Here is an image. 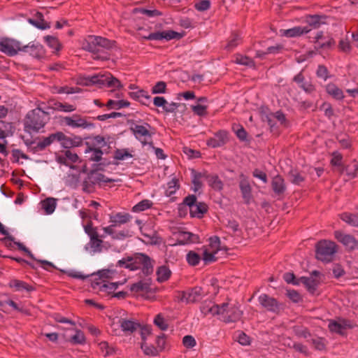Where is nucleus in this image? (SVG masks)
<instances>
[{
    "instance_id": "nucleus-1",
    "label": "nucleus",
    "mask_w": 358,
    "mask_h": 358,
    "mask_svg": "<svg viewBox=\"0 0 358 358\" xmlns=\"http://www.w3.org/2000/svg\"><path fill=\"white\" fill-rule=\"evenodd\" d=\"M201 311L205 315L217 316V318L225 322H236L241 320L243 311L238 303L228 300L220 305L213 301H205L201 306Z\"/></svg>"
},
{
    "instance_id": "nucleus-2",
    "label": "nucleus",
    "mask_w": 358,
    "mask_h": 358,
    "mask_svg": "<svg viewBox=\"0 0 358 358\" xmlns=\"http://www.w3.org/2000/svg\"><path fill=\"white\" fill-rule=\"evenodd\" d=\"M119 271L116 268H107L99 271L94 275L92 287L94 290L112 294L118 287L127 282L126 278L117 282H110L118 278Z\"/></svg>"
},
{
    "instance_id": "nucleus-3",
    "label": "nucleus",
    "mask_w": 358,
    "mask_h": 358,
    "mask_svg": "<svg viewBox=\"0 0 358 358\" xmlns=\"http://www.w3.org/2000/svg\"><path fill=\"white\" fill-rule=\"evenodd\" d=\"M130 218V215L126 213H118L115 215H110L109 216L110 225L103 227L104 234L101 236L105 238L106 235L110 236L113 239L123 240L126 238L131 237L132 232L129 229H124L122 230L117 231L115 229L116 227L127 223Z\"/></svg>"
},
{
    "instance_id": "nucleus-4",
    "label": "nucleus",
    "mask_w": 358,
    "mask_h": 358,
    "mask_svg": "<svg viewBox=\"0 0 358 358\" xmlns=\"http://www.w3.org/2000/svg\"><path fill=\"white\" fill-rule=\"evenodd\" d=\"M77 84L83 86L98 85L99 87H107L114 90L123 87L121 82L110 73L95 74L93 76H80L77 78Z\"/></svg>"
},
{
    "instance_id": "nucleus-5",
    "label": "nucleus",
    "mask_w": 358,
    "mask_h": 358,
    "mask_svg": "<svg viewBox=\"0 0 358 358\" xmlns=\"http://www.w3.org/2000/svg\"><path fill=\"white\" fill-rule=\"evenodd\" d=\"M117 265L129 271L141 269L145 274L152 271L150 258L143 253H137L133 257L123 258L117 262Z\"/></svg>"
},
{
    "instance_id": "nucleus-6",
    "label": "nucleus",
    "mask_w": 358,
    "mask_h": 358,
    "mask_svg": "<svg viewBox=\"0 0 358 358\" xmlns=\"http://www.w3.org/2000/svg\"><path fill=\"white\" fill-rule=\"evenodd\" d=\"M48 113L41 108H35L29 112L24 121L25 131L29 133L38 132L44 127L48 121Z\"/></svg>"
},
{
    "instance_id": "nucleus-7",
    "label": "nucleus",
    "mask_w": 358,
    "mask_h": 358,
    "mask_svg": "<svg viewBox=\"0 0 358 358\" xmlns=\"http://www.w3.org/2000/svg\"><path fill=\"white\" fill-rule=\"evenodd\" d=\"M225 254V250L220 245V238L213 236L209 238V244L202 250V259L208 264L216 261Z\"/></svg>"
},
{
    "instance_id": "nucleus-8",
    "label": "nucleus",
    "mask_w": 358,
    "mask_h": 358,
    "mask_svg": "<svg viewBox=\"0 0 358 358\" xmlns=\"http://www.w3.org/2000/svg\"><path fill=\"white\" fill-rule=\"evenodd\" d=\"M336 251L337 245L331 241L322 240L316 245V257L322 262H331Z\"/></svg>"
},
{
    "instance_id": "nucleus-9",
    "label": "nucleus",
    "mask_w": 358,
    "mask_h": 358,
    "mask_svg": "<svg viewBox=\"0 0 358 358\" xmlns=\"http://www.w3.org/2000/svg\"><path fill=\"white\" fill-rule=\"evenodd\" d=\"M85 231L90 237L89 243L85 245L86 250L91 255L102 252L103 241L99 238L96 229L91 223L85 226Z\"/></svg>"
},
{
    "instance_id": "nucleus-10",
    "label": "nucleus",
    "mask_w": 358,
    "mask_h": 358,
    "mask_svg": "<svg viewBox=\"0 0 358 358\" xmlns=\"http://www.w3.org/2000/svg\"><path fill=\"white\" fill-rule=\"evenodd\" d=\"M184 203L189 207L191 217L201 218L207 212V206L202 202H196L194 195H189L185 198Z\"/></svg>"
},
{
    "instance_id": "nucleus-11",
    "label": "nucleus",
    "mask_w": 358,
    "mask_h": 358,
    "mask_svg": "<svg viewBox=\"0 0 358 358\" xmlns=\"http://www.w3.org/2000/svg\"><path fill=\"white\" fill-rule=\"evenodd\" d=\"M110 46L109 40L96 36H88L83 43V48L90 52L98 51L99 47L108 48Z\"/></svg>"
},
{
    "instance_id": "nucleus-12",
    "label": "nucleus",
    "mask_w": 358,
    "mask_h": 358,
    "mask_svg": "<svg viewBox=\"0 0 358 358\" xmlns=\"http://www.w3.org/2000/svg\"><path fill=\"white\" fill-rule=\"evenodd\" d=\"M23 50L20 41L10 38H0V51L8 56L13 57Z\"/></svg>"
},
{
    "instance_id": "nucleus-13",
    "label": "nucleus",
    "mask_w": 358,
    "mask_h": 358,
    "mask_svg": "<svg viewBox=\"0 0 358 358\" xmlns=\"http://www.w3.org/2000/svg\"><path fill=\"white\" fill-rule=\"evenodd\" d=\"M204 295L205 292L201 287H195L191 289L182 292L179 297L181 301L189 303L199 301Z\"/></svg>"
},
{
    "instance_id": "nucleus-14",
    "label": "nucleus",
    "mask_w": 358,
    "mask_h": 358,
    "mask_svg": "<svg viewBox=\"0 0 358 358\" xmlns=\"http://www.w3.org/2000/svg\"><path fill=\"white\" fill-rule=\"evenodd\" d=\"M321 281V273L319 271H313L309 277H301L300 284H303L308 292L314 293Z\"/></svg>"
},
{
    "instance_id": "nucleus-15",
    "label": "nucleus",
    "mask_w": 358,
    "mask_h": 358,
    "mask_svg": "<svg viewBox=\"0 0 358 358\" xmlns=\"http://www.w3.org/2000/svg\"><path fill=\"white\" fill-rule=\"evenodd\" d=\"M136 222L139 226L141 234L145 238L143 240L144 242L151 245H157L159 243V238L153 229H150L148 225H142V222L141 220H137Z\"/></svg>"
},
{
    "instance_id": "nucleus-16",
    "label": "nucleus",
    "mask_w": 358,
    "mask_h": 358,
    "mask_svg": "<svg viewBox=\"0 0 358 358\" xmlns=\"http://www.w3.org/2000/svg\"><path fill=\"white\" fill-rule=\"evenodd\" d=\"M132 130L136 138L143 145L152 146L151 135L146 126L136 125Z\"/></svg>"
},
{
    "instance_id": "nucleus-17",
    "label": "nucleus",
    "mask_w": 358,
    "mask_h": 358,
    "mask_svg": "<svg viewBox=\"0 0 358 358\" xmlns=\"http://www.w3.org/2000/svg\"><path fill=\"white\" fill-rule=\"evenodd\" d=\"M181 37L182 35L180 33L172 30H168L151 33L146 36L145 38L151 41H161L163 39L170 41L175 38H180Z\"/></svg>"
},
{
    "instance_id": "nucleus-18",
    "label": "nucleus",
    "mask_w": 358,
    "mask_h": 358,
    "mask_svg": "<svg viewBox=\"0 0 358 358\" xmlns=\"http://www.w3.org/2000/svg\"><path fill=\"white\" fill-rule=\"evenodd\" d=\"M335 238L341 243L347 249L353 250L357 246V241L351 235L344 234L341 231H336Z\"/></svg>"
},
{
    "instance_id": "nucleus-19",
    "label": "nucleus",
    "mask_w": 358,
    "mask_h": 358,
    "mask_svg": "<svg viewBox=\"0 0 358 358\" xmlns=\"http://www.w3.org/2000/svg\"><path fill=\"white\" fill-rule=\"evenodd\" d=\"M258 301L261 306L268 311L277 313L280 309L278 301L265 294H261Z\"/></svg>"
},
{
    "instance_id": "nucleus-20",
    "label": "nucleus",
    "mask_w": 358,
    "mask_h": 358,
    "mask_svg": "<svg viewBox=\"0 0 358 358\" xmlns=\"http://www.w3.org/2000/svg\"><path fill=\"white\" fill-rule=\"evenodd\" d=\"M64 123L72 128L86 129L92 126L87 120L79 115H74L71 117H65L64 118Z\"/></svg>"
},
{
    "instance_id": "nucleus-21",
    "label": "nucleus",
    "mask_w": 358,
    "mask_h": 358,
    "mask_svg": "<svg viewBox=\"0 0 358 358\" xmlns=\"http://www.w3.org/2000/svg\"><path fill=\"white\" fill-rule=\"evenodd\" d=\"M55 137L56 141L59 142L62 146L65 148L78 146L81 141L80 138H75L74 139H72L61 131L56 132Z\"/></svg>"
},
{
    "instance_id": "nucleus-22",
    "label": "nucleus",
    "mask_w": 358,
    "mask_h": 358,
    "mask_svg": "<svg viewBox=\"0 0 358 358\" xmlns=\"http://www.w3.org/2000/svg\"><path fill=\"white\" fill-rule=\"evenodd\" d=\"M228 140V133L226 131H220L217 132L214 137L207 141V145L212 148H217L223 145Z\"/></svg>"
},
{
    "instance_id": "nucleus-23",
    "label": "nucleus",
    "mask_w": 358,
    "mask_h": 358,
    "mask_svg": "<svg viewBox=\"0 0 358 358\" xmlns=\"http://www.w3.org/2000/svg\"><path fill=\"white\" fill-rule=\"evenodd\" d=\"M280 31L282 36L288 38H292L308 34L309 31H310V28L308 27L298 26L291 29H281Z\"/></svg>"
},
{
    "instance_id": "nucleus-24",
    "label": "nucleus",
    "mask_w": 358,
    "mask_h": 358,
    "mask_svg": "<svg viewBox=\"0 0 358 358\" xmlns=\"http://www.w3.org/2000/svg\"><path fill=\"white\" fill-rule=\"evenodd\" d=\"M199 241V237L188 231H179L177 235V242L179 245L194 243Z\"/></svg>"
},
{
    "instance_id": "nucleus-25",
    "label": "nucleus",
    "mask_w": 358,
    "mask_h": 358,
    "mask_svg": "<svg viewBox=\"0 0 358 358\" xmlns=\"http://www.w3.org/2000/svg\"><path fill=\"white\" fill-rule=\"evenodd\" d=\"M30 54L33 57L41 59L45 55V50L42 45L38 43H32L23 48V50Z\"/></svg>"
},
{
    "instance_id": "nucleus-26",
    "label": "nucleus",
    "mask_w": 358,
    "mask_h": 358,
    "mask_svg": "<svg viewBox=\"0 0 358 358\" xmlns=\"http://www.w3.org/2000/svg\"><path fill=\"white\" fill-rule=\"evenodd\" d=\"M241 177V179L239 183L240 189L243 199L248 203L252 199V189L248 179L243 175Z\"/></svg>"
},
{
    "instance_id": "nucleus-27",
    "label": "nucleus",
    "mask_w": 358,
    "mask_h": 358,
    "mask_svg": "<svg viewBox=\"0 0 358 358\" xmlns=\"http://www.w3.org/2000/svg\"><path fill=\"white\" fill-rule=\"evenodd\" d=\"M129 96L134 100L141 102L143 105H148L151 96L143 90H137L136 91L129 93Z\"/></svg>"
},
{
    "instance_id": "nucleus-28",
    "label": "nucleus",
    "mask_w": 358,
    "mask_h": 358,
    "mask_svg": "<svg viewBox=\"0 0 358 358\" xmlns=\"http://www.w3.org/2000/svg\"><path fill=\"white\" fill-rule=\"evenodd\" d=\"M28 22L36 28L45 30L50 27V23L45 21L41 13L38 12L34 18H29Z\"/></svg>"
},
{
    "instance_id": "nucleus-29",
    "label": "nucleus",
    "mask_w": 358,
    "mask_h": 358,
    "mask_svg": "<svg viewBox=\"0 0 358 358\" xmlns=\"http://www.w3.org/2000/svg\"><path fill=\"white\" fill-rule=\"evenodd\" d=\"M322 32L318 31L317 32L315 38V48L318 49H329L334 46L335 41L333 38H329L326 41H321L322 38Z\"/></svg>"
},
{
    "instance_id": "nucleus-30",
    "label": "nucleus",
    "mask_w": 358,
    "mask_h": 358,
    "mask_svg": "<svg viewBox=\"0 0 358 358\" xmlns=\"http://www.w3.org/2000/svg\"><path fill=\"white\" fill-rule=\"evenodd\" d=\"M330 331L339 334H343L349 324L345 320L330 321L328 324Z\"/></svg>"
},
{
    "instance_id": "nucleus-31",
    "label": "nucleus",
    "mask_w": 358,
    "mask_h": 358,
    "mask_svg": "<svg viewBox=\"0 0 358 358\" xmlns=\"http://www.w3.org/2000/svg\"><path fill=\"white\" fill-rule=\"evenodd\" d=\"M327 93L336 100H343L344 98L343 92L334 83H329L325 87Z\"/></svg>"
},
{
    "instance_id": "nucleus-32",
    "label": "nucleus",
    "mask_w": 358,
    "mask_h": 358,
    "mask_svg": "<svg viewBox=\"0 0 358 358\" xmlns=\"http://www.w3.org/2000/svg\"><path fill=\"white\" fill-rule=\"evenodd\" d=\"M41 208L44 210L45 214L50 215L53 213L57 206V199L52 197H49L41 202Z\"/></svg>"
},
{
    "instance_id": "nucleus-33",
    "label": "nucleus",
    "mask_w": 358,
    "mask_h": 358,
    "mask_svg": "<svg viewBox=\"0 0 358 358\" xmlns=\"http://www.w3.org/2000/svg\"><path fill=\"white\" fill-rule=\"evenodd\" d=\"M120 324L122 331L126 334L133 333L139 327L138 323L129 320H120Z\"/></svg>"
},
{
    "instance_id": "nucleus-34",
    "label": "nucleus",
    "mask_w": 358,
    "mask_h": 358,
    "mask_svg": "<svg viewBox=\"0 0 358 358\" xmlns=\"http://www.w3.org/2000/svg\"><path fill=\"white\" fill-rule=\"evenodd\" d=\"M271 185L273 190L277 194H282L286 189L285 181L283 178L279 176L273 178Z\"/></svg>"
},
{
    "instance_id": "nucleus-35",
    "label": "nucleus",
    "mask_w": 358,
    "mask_h": 358,
    "mask_svg": "<svg viewBox=\"0 0 358 358\" xmlns=\"http://www.w3.org/2000/svg\"><path fill=\"white\" fill-rule=\"evenodd\" d=\"M180 184L178 179L176 177L169 181L165 187L164 194L166 196H171L179 189Z\"/></svg>"
},
{
    "instance_id": "nucleus-36",
    "label": "nucleus",
    "mask_w": 358,
    "mask_h": 358,
    "mask_svg": "<svg viewBox=\"0 0 358 358\" xmlns=\"http://www.w3.org/2000/svg\"><path fill=\"white\" fill-rule=\"evenodd\" d=\"M157 280L159 282H164L169 279L171 275V271L166 266H161L158 267L157 271Z\"/></svg>"
},
{
    "instance_id": "nucleus-37",
    "label": "nucleus",
    "mask_w": 358,
    "mask_h": 358,
    "mask_svg": "<svg viewBox=\"0 0 358 358\" xmlns=\"http://www.w3.org/2000/svg\"><path fill=\"white\" fill-rule=\"evenodd\" d=\"M58 162L68 166L67 161L71 163H76L79 161V157L76 152L71 150H66L64 157H59L57 159Z\"/></svg>"
},
{
    "instance_id": "nucleus-38",
    "label": "nucleus",
    "mask_w": 358,
    "mask_h": 358,
    "mask_svg": "<svg viewBox=\"0 0 358 358\" xmlns=\"http://www.w3.org/2000/svg\"><path fill=\"white\" fill-rule=\"evenodd\" d=\"M14 127L11 123L0 120V139H3L10 135H12Z\"/></svg>"
},
{
    "instance_id": "nucleus-39",
    "label": "nucleus",
    "mask_w": 358,
    "mask_h": 358,
    "mask_svg": "<svg viewBox=\"0 0 358 358\" xmlns=\"http://www.w3.org/2000/svg\"><path fill=\"white\" fill-rule=\"evenodd\" d=\"M130 106V103L127 100L120 99L118 101H115L113 99H109L106 106L110 109L119 110L123 108H127Z\"/></svg>"
},
{
    "instance_id": "nucleus-40",
    "label": "nucleus",
    "mask_w": 358,
    "mask_h": 358,
    "mask_svg": "<svg viewBox=\"0 0 358 358\" xmlns=\"http://www.w3.org/2000/svg\"><path fill=\"white\" fill-rule=\"evenodd\" d=\"M202 259V250L200 252L189 251L186 256L187 263L191 266H196Z\"/></svg>"
},
{
    "instance_id": "nucleus-41",
    "label": "nucleus",
    "mask_w": 358,
    "mask_h": 358,
    "mask_svg": "<svg viewBox=\"0 0 358 358\" xmlns=\"http://www.w3.org/2000/svg\"><path fill=\"white\" fill-rule=\"evenodd\" d=\"M207 182L209 186L215 190H221L222 189V182L216 175H208L206 176Z\"/></svg>"
},
{
    "instance_id": "nucleus-42",
    "label": "nucleus",
    "mask_w": 358,
    "mask_h": 358,
    "mask_svg": "<svg viewBox=\"0 0 358 358\" xmlns=\"http://www.w3.org/2000/svg\"><path fill=\"white\" fill-rule=\"evenodd\" d=\"M340 217L347 224L353 227H358V215L350 213H343L340 215Z\"/></svg>"
},
{
    "instance_id": "nucleus-43",
    "label": "nucleus",
    "mask_w": 358,
    "mask_h": 358,
    "mask_svg": "<svg viewBox=\"0 0 358 358\" xmlns=\"http://www.w3.org/2000/svg\"><path fill=\"white\" fill-rule=\"evenodd\" d=\"M52 107L56 110L65 113L73 112L76 109V107L74 105L59 101L55 102Z\"/></svg>"
},
{
    "instance_id": "nucleus-44",
    "label": "nucleus",
    "mask_w": 358,
    "mask_h": 358,
    "mask_svg": "<svg viewBox=\"0 0 358 358\" xmlns=\"http://www.w3.org/2000/svg\"><path fill=\"white\" fill-rule=\"evenodd\" d=\"M150 282L146 280H140L130 286L129 289L133 292L147 291L149 289Z\"/></svg>"
},
{
    "instance_id": "nucleus-45",
    "label": "nucleus",
    "mask_w": 358,
    "mask_h": 358,
    "mask_svg": "<svg viewBox=\"0 0 358 358\" xmlns=\"http://www.w3.org/2000/svg\"><path fill=\"white\" fill-rule=\"evenodd\" d=\"M323 17L320 15H309L306 17V22L308 27L310 28H317L321 24L324 23L322 21Z\"/></svg>"
},
{
    "instance_id": "nucleus-46",
    "label": "nucleus",
    "mask_w": 358,
    "mask_h": 358,
    "mask_svg": "<svg viewBox=\"0 0 358 358\" xmlns=\"http://www.w3.org/2000/svg\"><path fill=\"white\" fill-rule=\"evenodd\" d=\"M205 174L198 173L194 171H192V189L194 192L199 191L202 187L201 178L205 177Z\"/></svg>"
},
{
    "instance_id": "nucleus-47",
    "label": "nucleus",
    "mask_w": 358,
    "mask_h": 358,
    "mask_svg": "<svg viewBox=\"0 0 358 358\" xmlns=\"http://www.w3.org/2000/svg\"><path fill=\"white\" fill-rule=\"evenodd\" d=\"M152 202L150 200L148 199H144L140 202H138L137 204L133 206L132 211L134 213H140L142 211H144L147 209H149L152 207Z\"/></svg>"
},
{
    "instance_id": "nucleus-48",
    "label": "nucleus",
    "mask_w": 358,
    "mask_h": 358,
    "mask_svg": "<svg viewBox=\"0 0 358 358\" xmlns=\"http://www.w3.org/2000/svg\"><path fill=\"white\" fill-rule=\"evenodd\" d=\"M45 41L48 45L52 49L53 52H57L61 49V44L58 39L54 36H47L44 37Z\"/></svg>"
},
{
    "instance_id": "nucleus-49",
    "label": "nucleus",
    "mask_w": 358,
    "mask_h": 358,
    "mask_svg": "<svg viewBox=\"0 0 358 358\" xmlns=\"http://www.w3.org/2000/svg\"><path fill=\"white\" fill-rule=\"evenodd\" d=\"M141 348L143 353L148 356L155 357L159 355V352L155 347L152 345H149L145 341H142L141 344Z\"/></svg>"
},
{
    "instance_id": "nucleus-50",
    "label": "nucleus",
    "mask_w": 358,
    "mask_h": 358,
    "mask_svg": "<svg viewBox=\"0 0 358 358\" xmlns=\"http://www.w3.org/2000/svg\"><path fill=\"white\" fill-rule=\"evenodd\" d=\"M85 153H90V159L93 162H98L101 161L103 155V152L99 148H88L85 150Z\"/></svg>"
},
{
    "instance_id": "nucleus-51",
    "label": "nucleus",
    "mask_w": 358,
    "mask_h": 358,
    "mask_svg": "<svg viewBox=\"0 0 358 358\" xmlns=\"http://www.w3.org/2000/svg\"><path fill=\"white\" fill-rule=\"evenodd\" d=\"M56 133L50 134L49 136L43 138L41 141L38 142L37 148L42 150L45 149L46 147L50 145L54 141H56Z\"/></svg>"
},
{
    "instance_id": "nucleus-52",
    "label": "nucleus",
    "mask_w": 358,
    "mask_h": 358,
    "mask_svg": "<svg viewBox=\"0 0 358 358\" xmlns=\"http://www.w3.org/2000/svg\"><path fill=\"white\" fill-rule=\"evenodd\" d=\"M342 171L345 173V174L350 178H355L358 172V163H351L350 164L348 165L344 169H343Z\"/></svg>"
},
{
    "instance_id": "nucleus-53",
    "label": "nucleus",
    "mask_w": 358,
    "mask_h": 358,
    "mask_svg": "<svg viewBox=\"0 0 358 358\" xmlns=\"http://www.w3.org/2000/svg\"><path fill=\"white\" fill-rule=\"evenodd\" d=\"M9 286L12 288H14L15 291H22V290H27L29 291L30 287L27 285L25 282L18 280H13L9 282Z\"/></svg>"
},
{
    "instance_id": "nucleus-54",
    "label": "nucleus",
    "mask_w": 358,
    "mask_h": 358,
    "mask_svg": "<svg viewBox=\"0 0 358 358\" xmlns=\"http://www.w3.org/2000/svg\"><path fill=\"white\" fill-rule=\"evenodd\" d=\"M235 62L238 64L247 66H252L254 65V62L251 58L239 54L236 55Z\"/></svg>"
},
{
    "instance_id": "nucleus-55",
    "label": "nucleus",
    "mask_w": 358,
    "mask_h": 358,
    "mask_svg": "<svg viewBox=\"0 0 358 358\" xmlns=\"http://www.w3.org/2000/svg\"><path fill=\"white\" fill-rule=\"evenodd\" d=\"M154 324L162 331H165L168 329L167 322L162 314H158L156 315L154 319Z\"/></svg>"
},
{
    "instance_id": "nucleus-56",
    "label": "nucleus",
    "mask_w": 358,
    "mask_h": 358,
    "mask_svg": "<svg viewBox=\"0 0 358 358\" xmlns=\"http://www.w3.org/2000/svg\"><path fill=\"white\" fill-rule=\"evenodd\" d=\"M70 341L73 344H83L85 342V336L83 331L76 330L75 335L71 337Z\"/></svg>"
},
{
    "instance_id": "nucleus-57",
    "label": "nucleus",
    "mask_w": 358,
    "mask_h": 358,
    "mask_svg": "<svg viewBox=\"0 0 358 358\" xmlns=\"http://www.w3.org/2000/svg\"><path fill=\"white\" fill-rule=\"evenodd\" d=\"M166 90V84L163 81L157 82L152 88V93L153 94H164Z\"/></svg>"
},
{
    "instance_id": "nucleus-58",
    "label": "nucleus",
    "mask_w": 358,
    "mask_h": 358,
    "mask_svg": "<svg viewBox=\"0 0 358 358\" xmlns=\"http://www.w3.org/2000/svg\"><path fill=\"white\" fill-rule=\"evenodd\" d=\"M208 106L203 104L192 106V110L198 116H204L207 114Z\"/></svg>"
},
{
    "instance_id": "nucleus-59",
    "label": "nucleus",
    "mask_w": 358,
    "mask_h": 358,
    "mask_svg": "<svg viewBox=\"0 0 358 358\" xmlns=\"http://www.w3.org/2000/svg\"><path fill=\"white\" fill-rule=\"evenodd\" d=\"M156 349L157 350L158 352H162L165 348H166V337L164 334H162L160 336H158L156 338Z\"/></svg>"
},
{
    "instance_id": "nucleus-60",
    "label": "nucleus",
    "mask_w": 358,
    "mask_h": 358,
    "mask_svg": "<svg viewBox=\"0 0 358 358\" xmlns=\"http://www.w3.org/2000/svg\"><path fill=\"white\" fill-rule=\"evenodd\" d=\"M182 344L187 348H193L196 346V342L192 336L187 335L182 338Z\"/></svg>"
},
{
    "instance_id": "nucleus-61",
    "label": "nucleus",
    "mask_w": 358,
    "mask_h": 358,
    "mask_svg": "<svg viewBox=\"0 0 358 358\" xmlns=\"http://www.w3.org/2000/svg\"><path fill=\"white\" fill-rule=\"evenodd\" d=\"M338 48L343 52H350L351 50V45L348 38H343L339 41Z\"/></svg>"
},
{
    "instance_id": "nucleus-62",
    "label": "nucleus",
    "mask_w": 358,
    "mask_h": 358,
    "mask_svg": "<svg viewBox=\"0 0 358 358\" xmlns=\"http://www.w3.org/2000/svg\"><path fill=\"white\" fill-rule=\"evenodd\" d=\"M283 278L287 283H292L296 285H300V278L296 279L294 275L292 273H285Z\"/></svg>"
},
{
    "instance_id": "nucleus-63",
    "label": "nucleus",
    "mask_w": 358,
    "mask_h": 358,
    "mask_svg": "<svg viewBox=\"0 0 358 358\" xmlns=\"http://www.w3.org/2000/svg\"><path fill=\"white\" fill-rule=\"evenodd\" d=\"M342 162V155L338 152H334L332 154L331 164L335 166H341Z\"/></svg>"
},
{
    "instance_id": "nucleus-64",
    "label": "nucleus",
    "mask_w": 358,
    "mask_h": 358,
    "mask_svg": "<svg viewBox=\"0 0 358 358\" xmlns=\"http://www.w3.org/2000/svg\"><path fill=\"white\" fill-rule=\"evenodd\" d=\"M240 41H241L240 36L237 34H235L232 36V38L228 42L226 48L228 50H231V49L234 48L235 47H236L238 45V44L240 43Z\"/></svg>"
}]
</instances>
